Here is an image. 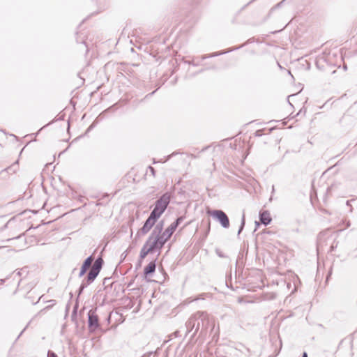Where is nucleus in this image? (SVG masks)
Returning a JSON list of instances; mask_svg holds the SVG:
<instances>
[{"label":"nucleus","instance_id":"nucleus-1","mask_svg":"<svg viewBox=\"0 0 357 357\" xmlns=\"http://www.w3.org/2000/svg\"><path fill=\"white\" fill-rule=\"evenodd\" d=\"M103 264V260L101 257H98L96 259L93 264L91 266L89 272L88 273L86 278H84L79 288L78 295L79 296L83 290L90 284H91L97 278L99 273L101 271Z\"/></svg>","mask_w":357,"mask_h":357},{"label":"nucleus","instance_id":"nucleus-2","mask_svg":"<svg viewBox=\"0 0 357 357\" xmlns=\"http://www.w3.org/2000/svg\"><path fill=\"white\" fill-rule=\"evenodd\" d=\"M171 200V195L169 192L164 193L155 204L154 208L151 212L153 215L160 218L167 208Z\"/></svg>","mask_w":357,"mask_h":357},{"label":"nucleus","instance_id":"nucleus-3","mask_svg":"<svg viewBox=\"0 0 357 357\" xmlns=\"http://www.w3.org/2000/svg\"><path fill=\"white\" fill-rule=\"evenodd\" d=\"M208 317V314L206 312H197L194 314H192L189 319L185 323L186 333L185 335H187L189 333H190L196 325V321L198 319H201L202 321L205 320Z\"/></svg>","mask_w":357,"mask_h":357},{"label":"nucleus","instance_id":"nucleus-4","mask_svg":"<svg viewBox=\"0 0 357 357\" xmlns=\"http://www.w3.org/2000/svg\"><path fill=\"white\" fill-rule=\"evenodd\" d=\"M184 218L178 217L174 222H173L160 235L161 240L165 243L172 236L178 226L183 220Z\"/></svg>","mask_w":357,"mask_h":357},{"label":"nucleus","instance_id":"nucleus-5","mask_svg":"<svg viewBox=\"0 0 357 357\" xmlns=\"http://www.w3.org/2000/svg\"><path fill=\"white\" fill-rule=\"evenodd\" d=\"M208 213L215 218L223 228L229 227V220L227 215L222 210H213L209 211Z\"/></svg>","mask_w":357,"mask_h":357},{"label":"nucleus","instance_id":"nucleus-6","mask_svg":"<svg viewBox=\"0 0 357 357\" xmlns=\"http://www.w3.org/2000/svg\"><path fill=\"white\" fill-rule=\"evenodd\" d=\"M148 239H150L148 247L152 252L155 251L160 252L161 249L165 244L160 238V236H154L151 234Z\"/></svg>","mask_w":357,"mask_h":357},{"label":"nucleus","instance_id":"nucleus-7","mask_svg":"<svg viewBox=\"0 0 357 357\" xmlns=\"http://www.w3.org/2000/svg\"><path fill=\"white\" fill-rule=\"evenodd\" d=\"M157 216L153 215V214L151 213L149 218L145 221L143 227L139 229V231L137 232V235H144L147 234L150 229L152 228V227L155 225L156 220L158 219Z\"/></svg>","mask_w":357,"mask_h":357},{"label":"nucleus","instance_id":"nucleus-8","mask_svg":"<svg viewBox=\"0 0 357 357\" xmlns=\"http://www.w3.org/2000/svg\"><path fill=\"white\" fill-rule=\"evenodd\" d=\"M88 326L93 331L100 326L98 317L93 310H90L88 312Z\"/></svg>","mask_w":357,"mask_h":357},{"label":"nucleus","instance_id":"nucleus-9","mask_svg":"<svg viewBox=\"0 0 357 357\" xmlns=\"http://www.w3.org/2000/svg\"><path fill=\"white\" fill-rule=\"evenodd\" d=\"M93 261V257L92 255L88 257L83 262L82 267L80 268V271L79 273V277H82L87 271V270L90 268Z\"/></svg>","mask_w":357,"mask_h":357},{"label":"nucleus","instance_id":"nucleus-10","mask_svg":"<svg viewBox=\"0 0 357 357\" xmlns=\"http://www.w3.org/2000/svg\"><path fill=\"white\" fill-rule=\"evenodd\" d=\"M150 239H147L143 247L142 248L139 253V260L138 265L140 266L142 261L150 253H153L148 247Z\"/></svg>","mask_w":357,"mask_h":357},{"label":"nucleus","instance_id":"nucleus-11","mask_svg":"<svg viewBox=\"0 0 357 357\" xmlns=\"http://www.w3.org/2000/svg\"><path fill=\"white\" fill-rule=\"evenodd\" d=\"M272 220L270 213L268 211H260L259 221L265 226L269 225Z\"/></svg>","mask_w":357,"mask_h":357},{"label":"nucleus","instance_id":"nucleus-12","mask_svg":"<svg viewBox=\"0 0 357 357\" xmlns=\"http://www.w3.org/2000/svg\"><path fill=\"white\" fill-rule=\"evenodd\" d=\"M155 261H151L144 269V275L147 277L155 271Z\"/></svg>","mask_w":357,"mask_h":357},{"label":"nucleus","instance_id":"nucleus-13","mask_svg":"<svg viewBox=\"0 0 357 357\" xmlns=\"http://www.w3.org/2000/svg\"><path fill=\"white\" fill-rule=\"evenodd\" d=\"M18 160L15 161L13 165H11L10 166L5 168L4 169H3L1 172H0V176H3V174L7 172L8 174H14L17 172V169H18Z\"/></svg>","mask_w":357,"mask_h":357},{"label":"nucleus","instance_id":"nucleus-14","mask_svg":"<svg viewBox=\"0 0 357 357\" xmlns=\"http://www.w3.org/2000/svg\"><path fill=\"white\" fill-rule=\"evenodd\" d=\"M241 47L242 46L234 47L233 49H230V50H228L225 51V52H215V53H213V54H208V55H204V56H202V59L204 60V59H206V58L214 57V56H219V55H222V54L230 52L231 51L238 50V49L241 48Z\"/></svg>","mask_w":357,"mask_h":357},{"label":"nucleus","instance_id":"nucleus-15","mask_svg":"<svg viewBox=\"0 0 357 357\" xmlns=\"http://www.w3.org/2000/svg\"><path fill=\"white\" fill-rule=\"evenodd\" d=\"M163 221L158 222L154 227L151 234L154 236H160L163 229Z\"/></svg>","mask_w":357,"mask_h":357},{"label":"nucleus","instance_id":"nucleus-16","mask_svg":"<svg viewBox=\"0 0 357 357\" xmlns=\"http://www.w3.org/2000/svg\"><path fill=\"white\" fill-rule=\"evenodd\" d=\"M244 226H245V215H243V217H242V220H241V226H240V228L238 231V234L239 235L241 234V232L243 231V228H244Z\"/></svg>","mask_w":357,"mask_h":357},{"label":"nucleus","instance_id":"nucleus-17","mask_svg":"<svg viewBox=\"0 0 357 357\" xmlns=\"http://www.w3.org/2000/svg\"><path fill=\"white\" fill-rule=\"evenodd\" d=\"M215 253L217 255L221 258L226 257V255L223 254V252L220 249H215Z\"/></svg>","mask_w":357,"mask_h":357},{"label":"nucleus","instance_id":"nucleus-18","mask_svg":"<svg viewBox=\"0 0 357 357\" xmlns=\"http://www.w3.org/2000/svg\"><path fill=\"white\" fill-rule=\"evenodd\" d=\"M47 357H58V356L54 351L49 350L47 352Z\"/></svg>","mask_w":357,"mask_h":357},{"label":"nucleus","instance_id":"nucleus-19","mask_svg":"<svg viewBox=\"0 0 357 357\" xmlns=\"http://www.w3.org/2000/svg\"><path fill=\"white\" fill-rule=\"evenodd\" d=\"M262 135H263L262 130H258L255 133V135L256 137H261Z\"/></svg>","mask_w":357,"mask_h":357},{"label":"nucleus","instance_id":"nucleus-20","mask_svg":"<svg viewBox=\"0 0 357 357\" xmlns=\"http://www.w3.org/2000/svg\"><path fill=\"white\" fill-rule=\"evenodd\" d=\"M149 169L150 172H151V174H153V176H155V169L151 166H149Z\"/></svg>","mask_w":357,"mask_h":357},{"label":"nucleus","instance_id":"nucleus-21","mask_svg":"<svg viewBox=\"0 0 357 357\" xmlns=\"http://www.w3.org/2000/svg\"><path fill=\"white\" fill-rule=\"evenodd\" d=\"M199 328V322H198V323H197V326H196V328H195V332H194V333H193V334H192V336H193V335H195L196 334V333L197 332V331H198Z\"/></svg>","mask_w":357,"mask_h":357},{"label":"nucleus","instance_id":"nucleus-22","mask_svg":"<svg viewBox=\"0 0 357 357\" xmlns=\"http://www.w3.org/2000/svg\"><path fill=\"white\" fill-rule=\"evenodd\" d=\"M286 0H282L281 2L278 3L276 6L280 7Z\"/></svg>","mask_w":357,"mask_h":357},{"label":"nucleus","instance_id":"nucleus-23","mask_svg":"<svg viewBox=\"0 0 357 357\" xmlns=\"http://www.w3.org/2000/svg\"><path fill=\"white\" fill-rule=\"evenodd\" d=\"M22 271V270H20V271H16V275H17L20 276V275H21V274H22V273H21V271Z\"/></svg>","mask_w":357,"mask_h":357},{"label":"nucleus","instance_id":"nucleus-24","mask_svg":"<svg viewBox=\"0 0 357 357\" xmlns=\"http://www.w3.org/2000/svg\"><path fill=\"white\" fill-rule=\"evenodd\" d=\"M301 357H307V352H305H305H303V355H302V356H301Z\"/></svg>","mask_w":357,"mask_h":357},{"label":"nucleus","instance_id":"nucleus-25","mask_svg":"<svg viewBox=\"0 0 357 357\" xmlns=\"http://www.w3.org/2000/svg\"><path fill=\"white\" fill-rule=\"evenodd\" d=\"M126 256H127V254L125 252L121 255V257H123V259H124L126 257Z\"/></svg>","mask_w":357,"mask_h":357},{"label":"nucleus","instance_id":"nucleus-26","mask_svg":"<svg viewBox=\"0 0 357 357\" xmlns=\"http://www.w3.org/2000/svg\"><path fill=\"white\" fill-rule=\"evenodd\" d=\"M346 205H347V206H351V204H350V201H349V200H347V201L346 202Z\"/></svg>","mask_w":357,"mask_h":357},{"label":"nucleus","instance_id":"nucleus-27","mask_svg":"<svg viewBox=\"0 0 357 357\" xmlns=\"http://www.w3.org/2000/svg\"><path fill=\"white\" fill-rule=\"evenodd\" d=\"M49 308H50V306H47V307H45L44 309H43V310H41V312H43V311L46 310H47V309H49Z\"/></svg>","mask_w":357,"mask_h":357},{"label":"nucleus","instance_id":"nucleus-28","mask_svg":"<svg viewBox=\"0 0 357 357\" xmlns=\"http://www.w3.org/2000/svg\"><path fill=\"white\" fill-rule=\"evenodd\" d=\"M334 249H335V246L333 245H332L331 246V251H333Z\"/></svg>","mask_w":357,"mask_h":357},{"label":"nucleus","instance_id":"nucleus-29","mask_svg":"<svg viewBox=\"0 0 357 357\" xmlns=\"http://www.w3.org/2000/svg\"><path fill=\"white\" fill-rule=\"evenodd\" d=\"M350 225H351V224H350V222L349 221V222H347V227H349V226H350Z\"/></svg>","mask_w":357,"mask_h":357},{"label":"nucleus","instance_id":"nucleus-30","mask_svg":"<svg viewBox=\"0 0 357 357\" xmlns=\"http://www.w3.org/2000/svg\"><path fill=\"white\" fill-rule=\"evenodd\" d=\"M154 93H155V91L151 92V93H150L149 95H152V94H153Z\"/></svg>","mask_w":357,"mask_h":357},{"label":"nucleus","instance_id":"nucleus-31","mask_svg":"<svg viewBox=\"0 0 357 357\" xmlns=\"http://www.w3.org/2000/svg\"><path fill=\"white\" fill-rule=\"evenodd\" d=\"M22 333H23V331L20 332V335L22 334ZM20 336V335H19V336H18V337H19Z\"/></svg>","mask_w":357,"mask_h":357}]
</instances>
